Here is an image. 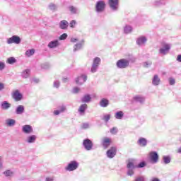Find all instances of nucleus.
Wrapping results in <instances>:
<instances>
[{"instance_id": "nucleus-1", "label": "nucleus", "mask_w": 181, "mask_h": 181, "mask_svg": "<svg viewBox=\"0 0 181 181\" xmlns=\"http://www.w3.org/2000/svg\"><path fill=\"white\" fill-rule=\"evenodd\" d=\"M172 48V45L167 42H162L161 47H160L158 52L159 54H162L163 56H166L169 52H170V49Z\"/></svg>"}, {"instance_id": "nucleus-2", "label": "nucleus", "mask_w": 181, "mask_h": 181, "mask_svg": "<svg viewBox=\"0 0 181 181\" xmlns=\"http://www.w3.org/2000/svg\"><path fill=\"white\" fill-rule=\"evenodd\" d=\"M80 163L77 160H71L64 169L66 172H74L78 169Z\"/></svg>"}, {"instance_id": "nucleus-3", "label": "nucleus", "mask_w": 181, "mask_h": 181, "mask_svg": "<svg viewBox=\"0 0 181 181\" xmlns=\"http://www.w3.org/2000/svg\"><path fill=\"white\" fill-rule=\"evenodd\" d=\"M105 1L103 0H99L96 2L95 6V10L97 13H101L105 11Z\"/></svg>"}, {"instance_id": "nucleus-4", "label": "nucleus", "mask_w": 181, "mask_h": 181, "mask_svg": "<svg viewBox=\"0 0 181 181\" xmlns=\"http://www.w3.org/2000/svg\"><path fill=\"white\" fill-rule=\"evenodd\" d=\"M100 64H101V59L100 57L94 58L93 60L90 71L92 73H97V70H98Z\"/></svg>"}, {"instance_id": "nucleus-5", "label": "nucleus", "mask_w": 181, "mask_h": 181, "mask_svg": "<svg viewBox=\"0 0 181 181\" xmlns=\"http://www.w3.org/2000/svg\"><path fill=\"white\" fill-rule=\"evenodd\" d=\"M127 176H134L135 175V169L136 168V165L134 164V163L129 161L127 165Z\"/></svg>"}, {"instance_id": "nucleus-6", "label": "nucleus", "mask_w": 181, "mask_h": 181, "mask_svg": "<svg viewBox=\"0 0 181 181\" xmlns=\"http://www.w3.org/2000/svg\"><path fill=\"white\" fill-rule=\"evenodd\" d=\"M116 66L117 69H127L129 66V61L126 59H122L117 62Z\"/></svg>"}, {"instance_id": "nucleus-7", "label": "nucleus", "mask_w": 181, "mask_h": 181, "mask_svg": "<svg viewBox=\"0 0 181 181\" xmlns=\"http://www.w3.org/2000/svg\"><path fill=\"white\" fill-rule=\"evenodd\" d=\"M82 145L86 151H93V144L90 139H86L83 141Z\"/></svg>"}, {"instance_id": "nucleus-8", "label": "nucleus", "mask_w": 181, "mask_h": 181, "mask_svg": "<svg viewBox=\"0 0 181 181\" xmlns=\"http://www.w3.org/2000/svg\"><path fill=\"white\" fill-rule=\"evenodd\" d=\"M108 4L110 9L113 11V12H117V11H118L119 6L118 0H108Z\"/></svg>"}, {"instance_id": "nucleus-9", "label": "nucleus", "mask_w": 181, "mask_h": 181, "mask_svg": "<svg viewBox=\"0 0 181 181\" xmlns=\"http://www.w3.org/2000/svg\"><path fill=\"white\" fill-rule=\"evenodd\" d=\"M112 142V139L110 137H103L101 140V145L104 149H108Z\"/></svg>"}, {"instance_id": "nucleus-10", "label": "nucleus", "mask_w": 181, "mask_h": 181, "mask_svg": "<svg viewBox=\"0 0 181 181\" xmlns=\"http://www.w3.org/2000/svg\"><path fill=\"white\" fill-rule=\"evenodd\" d=\"M21 42V37L18 35H13L11 37L7 40L8 45H12V43H14L15 45H19Z\"/></svg>"}, {"instance_id": "nucleus-11", "label": "nucleus", "mask_w": 181, "mask_h": 181, "mask_svg": "<svg viewBox=\"0 0 181 181\" xmlns=\"http://www.w3.org/2000/svg\"><path fill=\"white\" fill-rule=\"evenodd\" d=\"M75 81L78 86H82V84H84L86 81H87V75L86 74H82L79 76H78L76 79Z\"/></svg>"}, {"instance_id": "nucleus-12", "label": "nucleus", "mask_w": 181, "mask_h": 181, "mask_svg": "<svg viewBox=\"0 0 181 181\" xmlns=\"http://www.w3.org/2000/svg\"><path fill=\"white\" fill-rule=\"evenodd\" d=\"M149 158L151 161L153 163H158V160H159V155L156 151H151L149 153Z\"/></svg>"}, {"instance_id": "nucleus-13", "label": "nucleus", "mask_w": 181, "mask_h": 181, "mask_svg": "<svg viewBox=\"0 0 181 181\" xmlns=\"http://www.w3.org/2000/svg\"><path fill=\"white\" fill-rule=\"evenodd\" d=\"M146 42H148V38L144 35H141L136 39V45L140 47L145 46Z\"/></svg>"}, {"instance_id": "nucleus-14", "label": "nucleus", "mask_w": 181, "mask_h": 181, "mask_svg": "<svg viewBox=\"0 0 181 181\" xmlns=\"http://www.w3.org/2000/svg\"><path fill=\"white\" fill-rule=\"evenodd\" d=\"M106 155L110 159H112V158H115V155H117V147H111L109 150H107Z\"/></svg>"}, {"instance_id": "nucleus-15", "label": "nucleus", "mask_w": 181, "mask_h": 181, "mask_svg": "<svg viewBox=\"0 0 181 181\" xmlns=\"http://www.w3.org/2000/svg\"><path fill=\"white\" fill-rule=\"evenodd\" d=\"M22 132L23 134H33V127L29 124H25L22 127Z\"/></svg>"}, {"instance_id": "nucleus-16", "label": "nucleus", "mask_w": 181, "mask_h": 181, "mask_svg": "<svg viewBox=\"0 0 181 181\" xmlns=\"http://www.w3.org/2000/svg\"><path fill=\"white\" fill-rule=\"evenodd\" d=\"M13 98L15 100V101H21V100L23 98V95L22 93H20L18 90H16L13 93Z\"/></svg>"}, {"instance_id": "nucleus-17", "label": "nucleus", "mask_w": 181, "mask_h": 181, "mask_svg": "<svg viewBox=\"0 0 181 181\" xmlns=\"http://www.w3.org/2000/svg\"><path fill=\"white\" fill-rule=\"evenodd\" d=\"M134 101L136 103H139L140 104H144L145 103V97L141 95H136L133 98Z\"/></svg>"}, {"instance_id": "nucleus-18", "label": "nucleus", "mask_w": 181, "mask_h": 181, "mask_svg": "<svg viewBox=\"0 0 181 181\" xmlns=\"http://www.w3.org/2000/svg\"><path fill=\"white\" fill-rule=\"evenodd\" d=\"M37 138V136H36V135H30L27 136L25 142L27 144H35V142H36Z\"/></svg>"}, {"instance_id": "nucleus-19", "label": "nucleus", "mask_w": 181, "mask_h": 181, "mask_svg": "<svg viewBox=\"0 0 181 181\" xmlns=\"http://www.w3.org/2000/svg\"><path fill=\"white\" fill-rule=\"evenodd\" d=\"M137 144L139 146L145 147L148 145V140L144 137H141L139 139Z\"/></svg>"}, {"instance_id": "nucleus-20", "label": "nucleus", "mask_w": 181, "mask_h": 181, "mask_svg": "<svg viewBox=\"0 0 181 181\" xmlns=\"http://www.w3.org/2000/svg\"><path fill=\"white\" fill-rule=\"evenodd\" d=\"M59 45L60 43L59 42V40H55L49 42L48 47L49 49H54L57 47Z\"/></svg>"}, {"instance_id": "nucleus-21", "label": "nucleus", "mask_w": 181, "mask_h": 181, "mask_svg": "<svg viewBox=\"0 0 181 181\" xmlns=\"http://www.w3.org/2000/svg\"><path fill=\"white\" fill-rule=\"evenodd\" d=\"M25 112V106L20 105L16 109V114L18 115H22Z\"/></svg>"}, {"instance_id": "nucleus-22", "label": "nucleus", "mask_w": 181, "mask_h": 181, "mask_svg": "<svg viewBox=\"0 0 181 181\" xmlns=\"http://www.w3.org/2000/svg\"><path fill=\"white\" fill-rule=\"evenodd\" d=\"M30 76V69H27L23 70L21 72V77L23 78H29Z\"/></svg>"}, {"instance_id": "nucleus-23", "label": "nucleus", "mask_w": 181, "mask_h": 181, "mask_svg": "<svg viewBox=\"0 0 181 181\" xmlns=\"http://www.w3.org/2000/svg\"><path fill=\"white\" fill-rule=\"evenodd\" d=\"M153 86H159L160 84V78L158 75H154L152 79Z\"/></svg>"}, {"instance_id": "nucleus-24", "label": "nucleus", "mask_w": 181, "mask_h": 181, "mask_svg": "<svg viewBox=\"0 0 181 181\" xmlns=\"http://www.w3.org/2000/svg\"><path fill=\"white\" fill-rule=\"evenodd\" d=\"M60 29L66 30L69 28V22L67 21L63 20L59 23Z\"/></svg>"}, {"instance_id": "nucleus-25", "label": "nucleus", "mask_w": 181, "mask_h": 181, "mask_svg": "<svg viewBox=\"0 0 181 181\" xmlns=\"http://www.w3.org/2000/svg\"><path fill=\"white\" fill-rule=\"evenodd\" d=\"M100 105L103 108H105L110 105V100H108V99L103 98L100 102Z\"/></svg>"}, {"instance_id": "nucleus-26", "label": "nucleus", "mask_w": 181, "mask_h": 181, "mask_svg": "<svg viewBox=\"0 0 181 181\" xmlns=\"http://www.w3.org/2000/svg\"><path fill=\"white\" fill-rule=\"evenodd\" d=\"M86 110H87V104L84 103L81 105L78 108V112L80 115H84V112H86Z\"/></svg>"}, {"instance_id": "nucleus-27", "label": "nucleus", "mask_w": 181, "mask_h": 181, "mask_svg": "<svg viewBox=\"0 0 181 181\" xmlns=\"http://www.w3.org/2000/svg\"><path fill=\"white\" fill-rule=\"evenodd\" d=\"M11 107V103L8 101H3L1 103V110H9Z\"/></svg>"}, {"instance_id": "nucleus-28", "label": "nucleus", "mask_w": 181, "mask_h": 181, "mask_svg": "<svg viewBox=\"0 0 181 181\" xmlns=\"http://www.w3.org/2000/svg\"><path fill=\"white\" fill-rule=\"evenodd\" d=\"M16 124V121L13 119H7L6 120V124L7 127H14Z\"/></svg>"}, {"instance_id": "nucleus-29", "label": "nucleus", "mask_w": 181, "mask_h": 181, "mask_svg": "<svg viewBox=\"0 0 181 181\" xmlns=\"http://www.w3.org/2000/svg\"><path fill=\"white\" fill-rule=\"evenodd\" d=\"M132 32V27L131 25H127L124 27V33H125V35H129Z\"/></svg>"}, {"instance_id": "nucleus-30", "label": "nucleus", "mask_w": 181, "mask_h": 181, "mask_svg": "<svg viewBox=\"0 0 181 181\" xmlns=\"http://www.w3.org/2000/svg\"><path fill=\"white\" fill-rule=\"evenodd\" d=\"M82 103H90L91 101V96L90 95H85L82 98H81Z\"/></svg>"}, {"instance_id": "nucleus-31", "label": "nucleus", "mask_w": 181, "mask_h": 181, "mask_svg": "<svg viewBox=\"0 0 181 181\" xmlns=\"http://www.w3.org/2000/svg\"><path fill=\"white\" fill-rule=\"evenodd\" d=\"M69 9L71 13H72L73 15H76V14L78 13V9L73 6H70L69 7Z\"/></svg>"}, {"instance_id": "nucleus-32", "label": "nucleus", "mask_w": 181, "mask_h": 181, "mask_svg": "<svg viewBox=\"0 0 181 181\" xmlns=\"http://www.w3.org/2000/svg\"><path fill=\"white\" fill-rule=\"evenodd\" d=\"M172 160L170 156H163V162L165 165H168V163Z\"/></svg>"}, {"instance_id": "nucleus-33", "label": "nucleus", "mask_w": 181, "mask_h": 181, "mask_svg": "<svg viewBox=\"0 0 181 181\" xmlns=\"http://www.w3.org/2000/svg\"><path fill=\"white\" fill-rule=\"evenodd\" d=\"M124 117V112L122 111H119L115 113V117L116 119H122Z\"/></svg>"}, {"instance_id": "nucleus-34", "label": "nucleus", "mask_w": 181, "mask_h": 181, "mask_svg": "<svg viewBox=\"0 0 181 181\" xmlns=\"http://www.w3.org/2000/svg\"><path fill=\"white\" fill-rule=\"evenodd\" d=\"M35 54V49H28L25 52V56L27 57H30V56H33Z\"/></svg>"}, {"instance_id": "nucleus-35", "label": "nucleus", "mask_w": 181, "mask_h": 181, "mask_svg": "<svg viewBox=\"0 0 181 181\" xmlns=\"http://www.w3.org/2000/svg\"><path fill=\"white\" fill-rule=\"evenodd\" d=\"M165 4H166L165 0H158L154 2L155 6H160V5H165Z\"/></svg>"}, {"instance_id": "nucleus-36", "label": "nucleus", "mask_w": 181, "mask_h": 181, "mask_svg": "<svg viewBox=\"0 0 181 181\" xmlns=\"http://www.w3.org/2000/svg\"><path fill=\"white\" fill-rule=\"evenodd\" d=\"M81 47H83V44L77 43L74 46V52H78V50H81Z\"/></svg>"}, {"instance_id": "nucleus-37", "label": "nucleus", "mask_w": 181, "mask_h": 181, "mask_svg": "<svg viewBox=\"0 0 181 181\" xmlns=\"http://www.w3.org/2000/svg\"><path fill=\"white\" fill-rule=\"evenodd\" d=\"M16 62V59H15V57H13L8 58L6 62L8 64H14V63Z\"/></svg>"}, {"instance_id": "nucleus-38", "label": "nucleus", "mask_w": 181, "mask_h": 181, "mask_svg": "<svg viewBox=\"0 0 181 181\" xmlns=\"http://www.w3.org/2000/svg\"><path fill=\"white\" fill-rule=\"evenodd\" d=\"M4 175H5V176H6L7 177H11L13 176V171L11 170H8L4 173Z\"/></svg>"}, {"instance_id": "nucleus-39", "label": "nucleus", "mask_w": 181, "mask_h": 181, "mask_svg": "<svg viewBox=\"0 0 181 181\" xmlns=\"http://www.w3.org/2000/svg\"><path fill=\"white\" fill-rule=\"evenodd\" d=\"M134 181H146V178H145L144 176L140 175V176L136 177L134 179Z\"/></svg>"}, {"instance_id": "nucleus-40", "label": "nucleus", "mask_w": 181, "mask_h": 181, "mask_svg": "<svg viewBox=\"0 0 181 181\" xmlns=\"http://www.w3.org/2000/svg\"><path fill=\"white\" fill-rule=\"evenodd\" d=\"M151 66H152V62L151 61H147L143 63V66L146 69H148V67H151Z\"/></svg>"}, {"instance_id": "nucleus-41", "label": "nucleus", "mask_w": 181, "mask_h": 181, "mask_svg": "<svg viewBox=\"0 0 181 181\" xmlns=\"http://www.w3.org/2000/svg\"><path fill=\"white\" fill-rule=\"evenodd\" d=\"M110 119H111V115H105L103 118L105 122H108Z\"/></svg>"}, {"instance_id": "nucleus-42", "label": "nucleus", "mask_w": 181, "mask_h": 181, "mask_svg": "<svg viewBox=\"0 0 181 181\" xmlns=\"http://www.w3.org/2000/svg\"><path fill=\"white\" fill-rule=\"evenodd\" d=\"M145 166H146V163H145V161H142L140 163H139L136 168H138L139 169H141L142 168H145Z\"/></svg>"}, {"instance_id": "nucleus-43", "label": "nucleus", "mask_w": 181, "mask_h": 181, "mask_svg": "<svg viewBox=\"0 0 181 181\" xmlns=\"http://www.w3.org/2000/svg\"><path fill=\"white\" fill-rule=\"evenodd\" d=\"M53 87L54 88H59V87H60V81L55 80L53 83Z\"/></svg>"}, {"instance_id": "nucleus-44", "label": "nucleus", "mask_w": 181, "mask_h": 181, "mask_svg": "<svg viewBox=\"0 0 181 181\" xmlns=\"http://www.w3.org/2000/svg\"><path fill=\"white\" fill-rule=\"evenodd\" d=\"M48 8L50 11H56V9H57V6H55L54 4H50L49 6H48Z\"/></svg>"}, {"instance_id": "nucleus-45", "label": "nucleus", "mask_w": 181, "mask_h": 181, "mask_svg": "<svg viewBox=\"0 0 181 181\" xmlns=\"http://www.w3.org/2000/svg\"><path fill=\"white\" fill-rule=\"evenodd\" d=\"M76 25H77V22L76 21V20H72L69 23L70 28H76Z\"/></svg>"}, {"instance_id": "nucleus-46", "label": "nucleus", "mask_w": 181, "mask_h": 181, "mask_svg": "<svg viewBox=\"0 0 181 181\" xmlns=\"http://www.w3.org/2000/svg\"><path fill=\"white\" fill-rule=\"evenodd\" d=\"M110 133L112 134V135H116V134L118 133V129L117 127H112L111 129H110Z\"/></svg>"}, {"instance_id": "nucleus-47", "label": "nucleus", "mask_w": 181, "mask_h": 181, "mask_svg": "<svg viewBox=\"0 0 181 181\" xmlns=\"http://www.w3.org/2000/svg\"><path fill=\"white\" fill-rule=\"evenodd\" d=\"M170 86H175L176 81L173 78H169L168 79Z\"/></svg>"}, {"instance_id": "nucleus-48", "label": "nucleus", "mask_w": 181, "mask_h": 181, "mask_svg": "<svg viewBox=\"0 0 181 181\" xmlns=\"http://www.w3.org/2000/svg\"><path fill=\"white\" fill-rule=\"evenodd\" d=\"M49 64H47V63L41 64V69H42L43 70H47V69H49Z\"/></svg>"}, {"instance_id": "nucleus-49", "label": "nucleus", "mask_w": 181, "mask_h": 181, "mask_svg": "<svg viewBox=\"0 0 181 181\" xmlns=\"http://www.w3.org/2000/svg\"><path fill=\"white\" fill-rule=\"evenodd\" d=\"M72 93L74 94H77V93H80V88H78V87L74 88L72 90Z\"/></svg>"}, {"instance_id": "nucleus-50", "label": "nucleus", "mask_w": 181, "mask_h": 181, "mask_svg": "<svg viewBox=\"0 0 181 181\" xmlns=\"http://www.w3.org/2000/svg\"><path fill=\"white\" fill-rule=\"evenodd\" d=\"M67 39V34L64 33L59 37V40H66Z\"/></svg>"}, {"instance_id": "nucleus-51", "label": "nucleus", "mask_w": 181, "mask_h": 181, "mask_svg": "<svg viewBox=\"0 0 181 181\" xmlns=\"http://www.w3.org/2000/svg\"><path fill=\"white\" fill-rule=\"evenodd\" d=\"M82 128L83 129H88V128H90V124L88 123H83L82 124Z\"/></svg>"}, {"instance_id": "nucleus-52", "label": "nucleus", "mask_w": 181, "mask_h": 181, "mask_svg": "<svg viewBox=\"0 0 181 181\" xmlns=\"http://www.w3.org/2000/svg\"><path fill=\"white\" fill-rule=\"evenodd\" d=\"M59 110L60 112H64L66 111V106L64 105L61 106Z\"/></svg>"}, {"instance_id": "nucleus-53", "label": "nucleus", "mask_w": 181, "mask_h": 181, "mask_svg": "<svg viewBox=\"0 0 181 181\" xmlns=\"http://www.w3.org/2000/svg\"><path fill=\"white\" fill-rule=\"evenodd\" d=\"M5 69V63L0 62V71L4 70Z\"/></svg>"}, {"instance_id": "nucleus-54", "label": "nucleus", "mask_w": 181, "mask_h": 181, "mask_svg": "<svg viewBox=\"0 0 181 181\" xmlns=\"http://www.w3.org/2000/svg\"><path fill=\"white\" fill-rule=\"evenodd\" d=\"M45 181H54V177H47Z\"/></svg>"}, {"instance_id": "nucleus-55", "label": "nucleus", "mask_w": 181, "mask_h": 181, "mask_svg": "<svg viewBox=\"0 0 181 181\" xmlns=\"http://www.w3.org/2000/svg\"><path fill=\"white\" fill-rule=\"evenodd\" d=\"M5 88V84L0 83V91H2Z\"/></svg>"}, {"instance_id": "nucleus-56", "label": "nucleus", "mask_w": 181, "mask_h": 181, "mask_svg": "<svg viewBox=\"0 0 181 181\" xmlns=\"http://www.w3.org/2000/svg\"><path fill=\"white\" fill-rule=\"evenodd\" d=\"M59 114H62L59 110L54 111V115H59Z\"/></svg>"}, {"instance_id": "nucleus-57", "label": "nucleus", "mask_w": 181, "mask_h": 181, "mask_svg": "<svg viewBox=\"0 0 181 181\" xmlns=\"http://www.w3.org/2000/svg\"><path fill=\"white\" fill-rule=\"evenodd\" d=\"M78 40H77V38H74V37H72V38L71 39V42L72 43H76V42H78Z\"/></svg>"}, {"instance_id": "nucleus-58", "label": "nucleus", "mask_w": 181, "mask_h": 181, "mask_svg": "<svg viewBox=\"0 0 181 181\" xmlns=\"http://www.w3.org/2000/svg\"><path fill=\"white\" fill-rule=\"evenodd\" d=\"M177 62H179V63H181V54L177 55Z\"/></svg>"}, {"instance_id": "nucleus-59", "label": "nucleus", "mask_w": 181, "mask_h": 181, "mask_svg": "<svg viewBox=\"0 0 181 181\" xmlns=\"http://www.w3.org/2000/svg\"><path fill=\"white\" fill-rule=\"evenodd\" d=\"M0 169H2V156H0Z\"/></svg>"}, {"instance_id": "nucleus-60", "label": "nucleus", "mask_w": 181, "mask_h": 181, "mask_svg": "<svg viewBox=\"0 0 181 181\" xmlns=\"http://www.w3.org/2000/svg\"><path fill=\"white\" fill-rule=\"evenodd\" d=\"M33 81L34 83H39V79H37V78H33Z\"/></svg>"}, {"instance_id": "nucleus-61", "label": "nucleus", "mask_w": 181, "mask_h": 181, "mask_svg": "<svg viewBox=\"0 0 181 181\" xmlns=\"http://www.w3.org/2000/svg\"><path fill=\"white\" fill-rule=\"evenodd\" d=\"M67 80H69L67 78H63V82L66 83V81H67Z\"/></svg>"}, {"instance_id": "nucleus-62", "label": "nucleus", "mask_w": 181, "mask_h": 181, "mask_svg": "<svg viewBox=\"0 0 181 181\" xmlns=\"http://www.w3.org/2000/svg\"><path fill=\"white\" fill-rule=\"evenodd\" d=\"M177 153H181V147L178 148Z\"/></svg>"}]
</instances>
